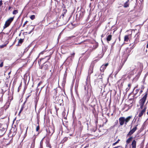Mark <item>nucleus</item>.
I'll use <instances>...</instances> for the list:
<instances>
[{"instance_id": "1", "label": "nucleus", "mask_w": 148, "mask_h": 148, "mask_svg": "<svg viewBox=\"0 0 148 148\" xmlns=\"http://www.w3.org/2000/svg\"><path fill=\"white\" fill-rule=\"evenodd\" d=\"M135 40L134 42L133 43L130 44V46L132 45V47L130 48H127L126 49V52H125L124 53L125 54H126L125 56V59L124 60L125 62L126 60L128 58V56L131 53L132 49L135 46H134V45L135 44Z\"/></svg>"}, {"instance_id": "2", "label": "nucleus", "mask_w": 148, "mask_h": 148, "mask_svg": "<svg viewBox=\"0 0 148 148\" xmlns=\"http://www.w3.org/2000/svg\"><path fill=\"white\" fill-rule=\"evenodd\" d=\"M147 93L146 92L143 97L139 101V103L140 106V108L141 109H142L143 108V106L145 102L146 99L147 97Z\"/></svg>"}, {"instance_id": "3", "label": "nucleus", "mask_w": 148, "mask_h": 148, "mask_svg": "<svg viewBox=\"0 0 148 148\" xmlns=\"http://www.w3.org/2000/svg\"><path fill=\"white\" fill-rule=\"evenodd\" d=\"M14 19V17H11L8 19L5 22L4 26V29L8 27L13 21Z\"/></svg>"}, {"instance_id": "4", "label": "nucleus", "mask_w": 148, "mask_h": 148, "mask_svg": "<svg viewBox=\"0 0 148 148\" xmlns=\"http://www.w3.org/2000/svg\"><path fill=\"white\" fill-rule=\"evenodd\" d=\"M138 126L137 124L135 127H134L132 130H131L128 134H127V136H129L133 134L136 130L137 129V127Z\"/></svg>"}, {"instance_id": "5", "label": "nucleus", "mask_w": 148, "mask_h": 148, "mask_svg": "<svg viewBox=\"0 0 148 148\" xmlns=\"http://www.w3.org/2000/svg\"><path fill=\"white\" fill-rule=\"evenodd\" d=\"M47 133L48 134L51 136L54 132V130L52 127H50L47 130Z\"/></svg>"}, {"instance_id": "6", "label": "nucleus", "mask_w": 148, "mask_h": 148, "mask_svg": "<svg viewBox=\"0 0 148 148\" xmlns=\"http://www.w3.org/2000/svg\"><path fill=\"white\" fill-rule=\"evenodd\" d=\"M49 64L48 63L47 61H46L42 66V69H47L49 67Z\"/></svg>"}, {"instance_id": "7", "label": "nucleus", "mask_w": 148, "mask_h": 148, "mask_svg": "<svg viewBox=\"0 0 148 148\" xmlns=\"http://www.w3.org/2000/svg\"><path fill=\"white\" fill-rule=\"evenodd\" d=\"M119 120L120 125H123L125 122V118L123 117H120Z\"/></svg>"}, {"instance_id": "8", "label": "nucleus", "mask_w": 148, "mask_h": 148, "mask_svg": "<svg viewBox=\"0 0 148 148\" xmlns=\"http://www.w3.org/2000/svg\"><path fill=\"white\" fill-rule=\"evenodd\" d=\"M93 64H91L89 68L88 72V76L93 73Z\"/></svg>"}, {"instance_id": "9", "label": "nucleus", "mask_w": 148, "mask_h": 148, "mask_svg": "<svg viewBox=\"0 0 148 148\" xmlns=\"http://www.w3.org/2000/svg\"><path fill=\"white\" fill-rule=\"evenodd\" d=\"M6 126L5 125H2V126L0 127V130L5 133L6 130Z\"/></svg>"}, {"instance_id": "10", "label": "nucleus", "mask_w": 148, "mask_h": 148, "mask_svg": "<svg viewBox=\"0 0 148 148\" xmlns=\"http://www.w3.org/2000/svg\"><path fill=\"white\" fill-rule=\"evenodd\" d=\"M146 109V107H145L141 111L139 114L138 116L140 118L143 115L144 113L145 112Z\"/></svg>"}, {"instance_id": "11", "label": "nucleus", "mask_w": 148, "mask_h": 148, "mask_svg": "<svg viewBox=\"0 0 148 148\" xmlns=\"http://www.w3.org/2000/svg\"><path fill=\"white\" fill-rule=\"evenodd\" d=\"M88 76H87V78L86 79V82H85L86 85L84 86V89L85 90V91H86L87 92L88 88Z\"/></svg>"}, {"instance_id": "12", "label": "nucleus", "mask_w": 148, "mask_h": 148, "mask_svg": "<svg viewBox=\"0 0 148 148\" xmlns=\"http://www.w3.org/2000/svg\"><path fill=\"white\" fill-rule=\"evenodd\" d=\"M131 145L132 146V148H136V141L135 140L133 141Z\"/></svg>"}, {"instance_id": "13", "label": "nucleus", "mask_w": 148, "mask_h": 148, "mask_svg": "<svg viewBox=\"0 0 148 148\" xmlns=\"http://www.w3.org/2000/svg\"><path fill=\"white\" fill-rule=\"evenodd\" d=\"M92 50L90 49L88 50L85 52L86 54L87 55V58H88Z\"/></svg>"}, {"instance_id": "14", "label": "nucleus", "mask_w": 148, "mask_h": 148, "mask_svg": "<svg viewBox=\"0 0 148 148\" xmlns=\"http://www.w3.org/2000/svg\"><path fill=\"white\" fill-rule=\"evenodd\" d=\"M127 1L124 4V7L125 8H127L129 6V0H127Z\"/></svg>"}, {"instance_id": "15", "label": "nucleus", "mask_w": 148, "mask_h": 148, "mask_svg": "<svg viewBox=\"0 0 148 148\" xmlns=\"http://www.w3.org/2000/svg\"><path fill=\"white\" fill-rule=\"evenodd\" d=\"M90 97L88 95H86L85 99L86 102L87 103Z\"/></svg>"}, {"instance_id": "16", "label": "nucleus", "mask_w": 148, "mask_h": 148, "mask_svg": "<svg viewBox=\"0 0 148 148\" xmlns=\"http://www.w3.org/2000/svg\"><path fill=\"white\" fill-rule=\"evenodd\" d=\"M98 78H99L100 82L101 84H102V76L101 75H99L98 76Z\"/></svg>"}, {"instance_id": "17", "label": "nucleus", "mask_w": 148, "mask_h": 148, "mask_svg": "<svg viewBox=\"0 0 148 148\" xmlns=\"http://www.w3.org/2000/svg\"><path fill=\"white\" fill-rule=\"evenodd\" d=\"M112 36L111 35H109L108 36L107 38V40L108 41H110L112 38Z\"/></svg>"}, {"instance_id": "18", "label": "nucleus", "mask_w": 148, "mask_h": 148, "mask_svg": "<svg viewBox=\"0 0 148 148\" xmlns=\"http://www.w3.org/2000/svg\"><path fill=\"white\" fill-rule=\"evenodd\" d=\"M129 39V35H126L124 37V41L127 42L128 40Z\"/></svg>"}, {"instance_id": "19", "label": "nucleus", "mask_w": 148, "mask_h": 148, "mask_svg": "<svg viewBox=\"0 0 148 148\" xmlns=\"http://www.w3.org/2000/svg\"><path fill=\"white\" fill-rule=\"evenodd\" d=\"M132 137H131L129 138H128L126 140L127 143V144L129 143L130 142V141L132 140Z\"/></svg>"}, {"instance_id": "20", "label": "nucleus", "mask_w": 148, "mask_h": 148, "mask_svg": "<svg viewBox=\"0 0 148 148\" xmlns=\"http://www.w3.org/2000/svg\"><path fill=\"white\" fill-rule=\"evenodd\" d=\"M132 117V116H129L126 118H125V121H126V122H128L130 121Z\"/></svg>"}, {"instance_id": "21", "label": "nucleus", "mask_w": 148, "mask_h": 148, "mask_svg": "<svg viewBox=\"0 0 148 148\" xmlns=\"http://www.w3.org/2000/svg\"><path fill=\"white\" fill-rule=\"evenodd\" d=\"M106 68L104 67V66H103V65L100 68V71L101 72H103L104 71V70Z\"/></svg>"}, {"instance_id": "22", "label": "nucleus", "mask_w": 148, "mask_h": 148, "mask_svg": "<svg viewBox=\"0 0 148 148\" xmlns=\"http://www.w3.org/2000/svg\"><path fill=\"white\" fill-rule=\"evenodd\" d=\"M6 105H5L4 106V107L5 108V107H6V109H5V110H6L8 108V107L10 106V103H7L6 104Z\"/></svg>"}, {"instance_id": "23", "label": "nucleus", "mask_w": 148, "mask_h": 148, "mask_svg": "<svg viewBox=\"0 0 148 148\" xmlns=\"http://www.w3.org/2000/svg\"><path fill=\"white\" fill-rule=\"evenodd\" d=\"M6 105H5L4 106V107L5 108V107H6V109H5V110H6L8 108V107L10 106V103H7L6 104Z\"/></svg>"}, {"instance_id": "24", "label": "nucleus", "mask_w": 148, "mask_h": 148, "mask_svg": "<svg viewBox=\"0 0 148 148\" xmlns=\"http://www.w3.org/2000/svg\"><path fill=\"white\" fill-rule=\"evenodd\" d=\"M6 105H5L4 106V107L5 108V107H6V109H5V110H6L8 108V107L10 106V103H7L6 104Z\"/></svg>"}, {"instance_id": "25", "label": "nucleus", "mask_w": 148, "mask_h": 148, "mask_svg": "<svg viewBox=\"0 0 148 148\" xmlns=\"http://www.w3.org/2000/svg\"><path fill=\"white\" fill-rule=\"evenodd\" d=\"M6 105H5L4 106V107L5 108V107H6V109H5V110H6L8 108V107L10 106V103H7L6 104Z\"/></svg>"}, {"instance_id": "26", "label": "nucleus", "mask_w": 148, "mask_h": 148, "mask_svg": "<svg viewBox=\"0 0 148 148\" xmlns=\"http://www.w3.org/2000/svg\"><path fill=\"white\" fill-rule=\"evenodd\" d=\"M30 27H33L32 29L31 30V31L28 34H31V33H32L33 32L34 29V27L32 26H30L29 28H30Z\"/></svg>"}, {"instance_id": "27", "label": "nucleus", "mask_w": 148, "mask_h": 148, "mask_svg": "<svg viewBox=\"0 0 148 148\" xmlns=\"http://www.w3.org/2000/svg\"><path fill=\"white\" fill-rule=\"evenodd\" d=\"M23 39L21 38L18 41V44H21L23 42Z\"/></svg>"}, {"instance_id": "28", "label": "nucleus", "mask_w": 148, "mask_h": 148, "mask_svg": "<svg viewBox=\"0 0 148 148\" xmlns=\"http://www.w3.org/2000/svg\"><path fill=\"white\" fill-rule=\"evenodd\" d=\"M35 16L34 15H32L30 17V18L32 20H34L35 18Z\"/></svg>"}, {"instance_id": "29", "label": "nucleus", "mask_w": 148, "mask_h": 148, "mask_svg": "<svg viewBox=\"0 0 148 148\" xmlns=\"http://www.w3.org/2000/svg\"><path fill=\"white\" fill-rule=\"evenodd\" d=\"M0 62L1 63L0 64V67H2L3 66V62L2 60H0Z\"/></svg>"}, {"instance_id": "30", "label": "nucleus", "mask_w": 148, "mask_h": 148, "mask_svg": "<svg viewBox=\"0 0 148 148\" xmlns=\"http://www.w3.org/2000/svg\"><path fill=\"white\" fill-rule=\"evenodd\" d=\"M18 11L17 10H15L13 12V14H16L18 13Z\"/></svg>"}, {"instance_id": "31", "label": "nucleus", "mask_w": 148, "mask_h": 148, "mask_svg": "<svg viewBox=\"0 0 148 148\" xmlns=\"http://www.w3.org/2000/svg\"><path fill=\"white\" fill-rule=\"evenodd\" d=\"M68 137H64V138L63 140V142H65L66 141L68 140Z\"/></svg>"}, {"instance_id": "32", "label": "nucleus", "mask_w": 148, "mask_h": 148, "mask_svg": "<svg viewBox=\"0 0 148 148\" xmlns=\"http://www.w3.org/2000/svg\"><path fill=\"white\" fill-rule=\"evenodd\" d=\"M139 69H143V64L140 63L139 64Z\"/></svg>"}, {"instance_id": "33", "label": "nucleus", "mask_w": 148, "mask_h": 148, "mask_svg": "<svg viewBox=\"0 0 148 148\" xmlns=\"http://www.w3.org/2000/svg\"><path fill=\"white\" fill-rule=\"evenodd\" d=\"M139 90V89H136L135 91V93L134 94V95H136L138 92Z\"/></svg>"}, {"instance_id": "34", "label": "nucleus", "mask_w": 148, "mask_h": 148, "mask_svg": "<svg viewBox=\"0 0 148 148\" xmlns=\"http://www.w3.org/2000/svg\"><path fill=\"white\" fill-rule=\"evenodd\" d=\"M40 148H42V141L41 140L40 143Z\"/></svg>"}, {"instance_id": "35", "label": "nucleus", "mask_w": 148, "mask_h": 148, "mask_svg": "<svg viewBox=\"0 0 148 148\" xmlns=\"http://www.w3.org/2000/svg\"><path fill=\"white\" fill-rule=\"evenodd\" d=\"M6 46V44H4L3 45H1L0 46V48H3L4 47H5Z\"/></svg>"}, {"instance_id": "36", "label": "nucleus", "mask_w": 148, "mask_h": 148, "mask_svg": "<svg viewBox=\"0 0 148 148\" xmlns=\"http://www.w3.org/2000/svg\"><path fill=\"white\" fill-rule=\"evenodd\" d=\"M98 47V45H95L93 46V49H96Z\"/></svg>"}, {"instance_id": "37", "label": "nucleus", "mask_w": 148, "mask_h": 148, "mask_svg": "<svg viewBox=\"0 0 148 148\" xmlns=\"http://www.w3.org/2000/svg\"><path fill=\"white\" fill-rule=\"evenodd\" d=\"M122 66H119V68L118 69V71H117V73L122 68Z\"/></svg>"}, {"instance_id": "38", "label": "nucleus", "mask_w": 148, "mask_h": 148, "mask_svg": "<svg viewBox=\"0 0 148 148\" xmlns=\"http://www.w3.org/2000/svg\"><path fill=\"white\" fill-rule=\"evenodd\" d=\"M47 146L48 147H49V148H52L50 144L49 143L47 145Z\"/></svg>"}, {"instance_id": "39", "label": "nucleus", "mask_w": 148, "mask_h": 148, "mask_svg": "<svg viewBox=\"0 0 148 148\" xmlns=\"http://www.w3.org/2000/svg\"><path fill=\"white\" fill-rule=\"evenodd\" d=\"M108 63H106L105 64L103 65V66H104V67L106 68V67L108 65Z\"/></svg>"}, {"instance_id": "40", "label": "nucleus", "mask_w": 148, "mask_h": 148, "mask_svg": "<svg viewBox=\"0 0 148 148\" xmlns=\"http://www.w3.org/2000/svg\"><path fill=\"white\" fill-rule=\"evenodd\" d=\"M40 127L39 125L38 126L36 127V131H38L39 130Z\"/></svg>"}, {"instance_id": "41", "label": "nucleus", "mask_w": 148, "mask_h": 148, "mask_svg": "<svg viewBox=\"0 0 148 148\" xmlns=\"http://www.w3.org/2000/svg\"><path fill=\"white\" fill-rule=\"evenodd\" d=\"M145 77H144L143 78V81H142V82L143 83V84H145Z\"/></svg>"}, {"instance_id": "42", "label": "nucleus", "mask_w": 148, "mask_h": 148, "mask_svg": "<svg viewBox=\"0 0 148 148\" xmlns=\"http://www.w3.org/2000/svg\"><path fill=\"white\" fill-rule=\"evenodd\" d=\"M28 22V21H26L25 23H24L23 24V27H24L25 26V25Z\"/></svg>"}, {"instance_id": "43", "label": "nucleus", "mask_w": 148, "mask_h": 148, "mask_svg": "<svg viewBox=\"0 0 148 148\" xmlns=\"http://www.w3.org/2000/svg\"><path fill=\"white\" fill-rule=\"evenodd\" d=\"M130 89V88H127L125 90L126 93H127V92Z\"/></svg>"}, {"instance_id": "44", "label": "nucleus", "mask_w": 148, "mask_h": 148, "mask_svg": "<svg viewBox=\"0 0 148 148\" xmlns=\"http://www.w3.org/2000/svg\"><path fill=\"white\" fill-rule=\"evenodd\" d=\"M118 143V141H116V142H115V143H113L112 145L113 146H114L115 145H116V144H117V143Z\"/></svg>"}, {"instance_id": "45", "label": "nucleus", "mask_w": 148, "mask_h": 148, "mask_svg": "<svg viewBox=\"0 0 148 148\" xmlns=\"http://www.w3.org/2000/svg\"><path fill=\"white\" fill-rule=\"evenodd\" d=\"M3 4L2 1V0L0 1V7H1Z\"/></svg>"}, {"instance_id": "46", "label": "nucleus", "mask_w": 148, "mask_h": 148, "mask_svg": "<svg viewBox=\"0 0 148 148\" xmlns=\"http://www.w3.org/2000/svg\"><path fill=\"white\" fill-rule=\"evenodd\" d=\"M3 107H2V108H1V111H2V112H1V115L2 114H3Z\"/></svg>"}, {"instance_id": "47", "label": "nucleus", "mask_w": 148, "mask_h": 148, "mask_svg": "<svg viewBox=\"0 0 148 148\" xmlns=\"http://www.w3.org/2000/svg\"><path fill=\"white\" fill-rule=\"evenodd\" d=\"M139 35V34L138 33H137L136 34V35L135 36V37H136V36H137V37L136 38H136H137L138 37V36Z\"/></svg>"}, {"instance_id": "48", "label": "nucleus", "mask_w": 148, "mask_h": 148, "mask_svg": "<svg viewBox=\"0 0 148 148\" xmlns=\"http://www.w3.org/2000/svg\"><path fill=\"white\" fill-rule=\"evenodd\" d=\"M99 78H98L97 77V79L95 80V82H97L98 81H99Z\"/></svg>"}, {"instance_id": "49", "label": "nucleus", "mask_w": 148, "mask_h": 148, "mask_svg": "<svg viewBox=\"0 0 148 148\" xmlns=\"http://www.w3.org/2000/svg\"><path fill=\"white\" fill-rule=\"evenodd\" d=\"M45 50H44L43 51H42L41 52H40V53L39 54H43V53H44V52H45Z\"/></svg>"}, {"instance_id": "50", "label": "nucleus", "mask_w": 148, "mask_h": 148, "mask_svg": "<svg viewBox=\"0 0 148 148\" xmlns=\"http://www.w3.org/2000/svg\"><path fill=\"white\" fill-rule=\"evenodd\" d=\"M128 88H130V87L131 86V84H129L128 85Z\"/></svg>"}, {"instance_id": "51", "label": "nucleus", "mask_w": 148, "mask_h": 148, "mask_svg": "<svg viewBox=\"0 0 148 148\" xmlns=\"http://www.w3.org/2000/svg\"><path fill=\"white\" fill-rule=\"evenodd\" d=\"M35 109H36V106H37V102L36 101H35Z\"/></svg>"}, {"instance_id": "52", "label": "nucleus", "mask_w": 148, "mask_h": 148, "mask_svg": "<svg viewBox=\"0 0 148 148\" xmlns=\"http://www.w3.org/2000/svg\"><path fill=\"white\" fill-rule=\"evenodd\" d=\"M46 57H48V59L47 60V61H48V60H49L50 59L51 57L50 56H46Z\"/></svg>"}, {"instance_id": "53", "label": "nucleus", "mask_w": 148, "mask_h": 148, "mask_svg": "<svg viewBox=\"0 0 148 148\" xmlns=\"http://www.w3.org/2000/svg\"><path fill=\"white\" fill-rule=\"evenodd\" d=\"M75 37V36H71L69 37V38H74V37Z\"/></svg>"}, {"instance_id": "54", "label": "nucleus", "mask_w": 148, "mask_h": 148, "mask_svg": "<svg viewBox=\"0 0 148 148\" xmlns=\"http://www.w3.org/2000/svg\"><path fill=\"white\" fill-rule=\"evenodd\" d=\"M116 40H115L114 41V42H113V43H112V45H111L112 47L113 45H114V44H115V42H116Z\"/></svg>"}, {"instance_id": "55", "label": "nucleus", "mask_w": 148, "mask_h": 148, "mask_svg": "<svg viewBox=\"0 0 148 148\" xmlns=\"http://www.w3.org/2000/svg\"><path fill=\"white\" fill-rule=\"evenodd\" d=\"M87 41V40H84V41H82V42H81L80 43H79V44H80L84 42H85L86 41Z\"/></svg>"}, {"instance_id": "56", "label": "nucleus", "mask_w": 148, "mask_h": 148, "mask_svg": "<svg viewBox=\"0 0 148 148\" xmlns=\"http://www.w3.org/2000/svg\"><path fill=\"white\" fill-rule=\"evenodd\" d=\"M26 102H27V101L25 100V101L23 103V104L22 105H25V104L26 103Z\"/></svg>"}, {"instance_id": "57", "label": "nucleus", "mask_w": 148, "mask_h": 148, "mask_svg": "<svg viewBox=\"0 0 148 148\" xmlns=\"http://www.w3.org/2000/svg\"><path fill=\"white\" fill-rule=\"evenodd\" d=\"M143 92V90H141L140 92H139V93H140V94H139V95L142 92Z\"/></svg>"}, {"instance_id": "58", "label": "nucleus", "mask_w": 148, "mask_h": 148, "mask_svg": "<svg viewBox=\"0 0 148 148\" xmlns=\"http://www.w3.org/2000/svg\"><path fill=\"white\" fill-rule=\"evenodd\" d=\"M82 107H86L84 103L82 104Z\"/></svg>"}, {"instance_id": "59", "label": "nucleus", "mask_w": 148, "mask_h": 148, "mask_svg": "<svg viewBox=\"0 0 148 148\" xmlns=\"http://www.w3.org/2000/svg\"><path fill=\"white\" fill-rule=\"evenodd\" d=\"M99 83V84H101L100 82V80H99V81H98L97 82H95V84H96V83Z\"/></svg>"}, {"instance_id": "60", "label": "nucleus", "mask_w": 148, "mask_h": 148, "mask_svg": "<svg viewBox=\"0 0 148 148\" xmlns=\"http://www.w3.org/2000/svg\"><path fill=\"white\" fill-rule=\"evenodd\" d=\"M29 95L28 96H27L26 98V100H27V99L29 97Z\"/></svg>"}, {"instance_id": "61", "label": "nucleus", "mask_w": 148, "mask_h": 148, "mask_svg": "<svg viewBox=\"0 0 148 148\" xmlns=\"http://www.w3.org/2000/svg\"><path fill=\"white\" fill-rule=\"evenodd\" d=\"M24 106H25V105H22V106H21V108H23L24 109Z\"/></svg>"}, {"instance_id": "62", "label": "nucleus", "mask_w": 148, "mask_h": 148, "mask_svg": "<svg viewBox=\"0 0 148 148\" xmlns=\"http://www.w3.org/2000/svg\"><path fill=\"white\" fill-rule=\"evenodd\" d=\"M41 82H40V83H39L38 84V86H39L40 85V84H41Z\"/></svg>"}, {"instance_id": "63", "label": "nucleus", "mask_w": 148, "mask_h": 148, "mask_svg": "<svg viewBox=\"0 0 148 148\" xmlns=\"http://www.w3.org/2000/svg\"><path fill=\"white\" fill-rule=\"evenodd\" d=\"M55 109H56V112H57L58 110L59 109L58 108H57L56 107H55Z\"/></svg>"}, {"instance_id": "64", "label": "nucleus", "mask_w": 148, "mask_h": 148, "mask_svg": "<svg viewBox=\"0 0 148 148\" xmlns=\"http://www.w3.org/2000/svg\"><path fill=\"white\" fill-rule=\"evenodd\" d=\"M120 147V146H117V147H113V148H118L119 147Z\"/></svg>"}]
</instances>
